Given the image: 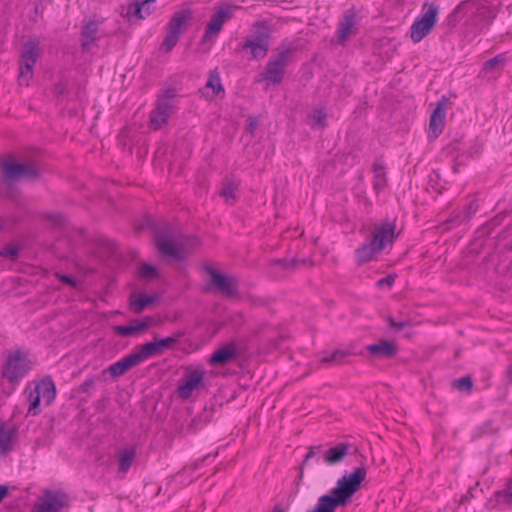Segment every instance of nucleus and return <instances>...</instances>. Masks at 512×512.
Returning <instances> with one entry per match:
<instances>
[{"mask_svg": "<svg viewBox=\"0 0 512 512\" xmlns=\"http://www.w3.org/2000/svg\"><path fill=\"white\" fill-rule=\"evenodd\" d=\"M365 466L354 469L337 480L336 486L329 494L319 497L317 504L311 512H335L340 506H346L352 496L360 489L361 483L366 479Z\"/></svg>", "mask_w": 512, "mask_h": 512, "instance_id": "nucleus-1", "label": "nucleus"}, {"mask_svg": "<svg viewBox=\"0 0 512 512\" xmlns=\"http://www.w3.org/2000/svg\"><path fill=\"white\" fill-rule=\"evenodd\" d=\"M395 229L394 222H383L374 225L371 240L362 244L355 251L358 264L362 265L373 260L378 253L384 250L387 244L392 243L397 237Z\"/></svg>", "mask_w": 512, "mask_h": 512, "instance_id": "nucleus-2", "label": "nucleus"}, {"mask_svg": "<svg viewBox=\"0 0 512 512\" xmlns=\"http://www.w3.org/2000/svg\"><path fill=\"white\" fill-rule=\"evenodd\" d=\"M296 48L291 42H283L270 56L263 72L260 74V81L267 84H280L284 78L286 67L293 61Z\"/></svg>", "mask_w": 512, "mask_h": 512, "instance_id": "nucleus-3", "label": "nucleus"}, {"mask_svg": "<svg viewBox=\"0 0 512 512\" xmlns=\"http://www.w3.org/2000/svg\"><path fill=\"white\" fill-rule=\"evenodd\" d=\"M32 361L23 350L8 352L2 364V377L10 384H18L31 370Z\"/></svg>", "mask_w": 512, "mask_h": 512, "instance_id": "nucleus-4", "label": "nucleus"}, {"mask_svg": "<svg viewBox=\"0 0 512 512\" xmlns=\"http://www.w3.org/2000/svg\"><path fill=\"white\" fill-rule=\"evenodd\" d=\"M155 242L158 250L162 254L176 259L182 258L191 248L198 246V242L194 240L193 246L187 248L179 235L170 227L158 231L156 233Z\"/></svg>", "mask_w": 512, "mask_h": 512, "instance_id": "nucleus-5", "label": "nucleus"}, {"mask_svg": "<svg viewBox=\"0 0 512 512\" xmlns=\"http://www.w3.org/2000/svg\"><path fill=\"white\" fill-rule=\"evenodd\" d=\"M439 8L434 3H425L421 15L410 27V37L414 43L420 42L435 27L438 20Z\"/></svg>", "mask_w": 512, "mask_h": 512, "instance_id": "nucleus-6", "label": "nucleus"}, {"mask_svg": "<svg viewBox=\"0 0 512 512\" xmlns=\"http://www.w3.org/2000/svg\"><path fill=\"white\" fill-rule=\"evenodd\" d=\"M270 30L264 23H256L251 34L242 45L243 50H250L252 59H263L269 50Z\"/></svg>", "mask_w": 512, "mask_h": 512, "instance_id": "nucleus-7", "label": "nucleus"}, {"mask_svg": "<svg viewBox=\"0 0 512 512\" xmlns=\"http://www.w3.org/2000/svg\"><path fill=\"white\" fill-rule=\"evenodd\" d=\"M193 18V12L190 9L176 11L169 20L166 27V36L162 47L166 52H170L179 41L180 35L188 27Z\"/></svg>", "mask_w": 512, "mask_h": 512, "instance_id": "nucleus-8", "label": "nucleus"}, {"mask_svg": "<svg viewBox=\"0 0 512 512\" xmlns=\"http://www.w3.org/2000/svg\"><path fill=\"white\" fill-rule=\"evenodd\" d=\"M39 56L40 47L37 39H30L23 44L18 75V83L20 86H29V82L33 76V67Z\"/></svg>", "mask_w": 512, "mask_h": 512, "instance_id": "nucleus-9", "label": "nucleus"}, {"mask_svg": "<svg viewBox=\"0 0 512 512\" xmlns=\"http://www.w3.org/2000/svg\"><path fill=\"white\" fill-rule=\"evenodd\" d=\"M3 178L6 181L35 180L40 176L39 169L31 163L3 162L1 164Z\"/></svg>", "mask_w": 512, "mask_h": 512, "instance_id": "nucleus-10", "label": "nucleus"}, {"mask_svg": "<svg viewBox=\"0 0 512 512\" xmlns=\"http://www.w3.org/2000/svg\"><path fill=\"white\" fill-rule=\"evenodd\" d=\"M69 497L61 490H44L33 506V512H60L68 506Z\"/></svg>", "mask_w": 512, "mask_h": 512, "instance_id": "nucleus-11", "label": "nucleus"}, {"mask_svg": "<svg viewBox=\"0 0 512 512\" xmlns=\"http://www.w3.org/2000/svg\"><path fill=\"white\" fill-rule=\"evenodd\" d=\"M174 97V89H167L163 95L159 96L156 107L150 114L149 125L153 130L160 129L162 125L167 122L170 116Z\"/></svg>", "mask_w": 512, "mask_h": 512, "instance_id": "nucleus-12", "label": "nucleus"}, {"mask_svg": "<svg viewBox=\"0 0 512 512\" xmlns=\"http://www.w3.org/2000/svg\"><path fill=\"white\" fill-rule=\"evenodd\" d=\"M205 272L210 276L209 286L226 297L237 295V280L229 277L218 270L206 266Z\"/></svg>", "mask_w": 512, "mask_h": 512, "instance_id": "nucleus-13", "label": "nucleus"}, {"mask_svg": "<svg viewBox=\"0 0 512 512\" xmlns=\"http://www.w3.org/2000/svg\"><path fill=\"white\" fill-rule=\"evenodd\" d=\"M205 371L203 369H194L188 371L181 379L178 386V395L183 399H188L194 390L203 382Z\"/></svg>", "mask_w": 512, "mask_h": 512, "instance_id": "nucleus-14", "label": "nucleus"}, {"mask_svg": "<svg viewBox=\"0 0 512 512\" xmlns=\"http://www.w3.org/2000/svg\"><path fill=\"white\" fill-rule=\"evenodd\" d=\"M368 355L374 359H392L398 353V345L393 341L381 339L365 347Z\"/></svg>", "mask_w": 512, "mask_h": 512, "instance_id": "nucleus-15", "label": "nucleus"}, {"mask_svg": "<svg viewBox=\"0 0 512 512\" xmlns=\"http://www.w3.org/2000/svg\"><path fill=\"white\" fill-rule=\"evenodd\" d=\"M232 17V13L228 8H220L211 17L206 26L203 36V42L210 41L212 38L217 37L221 31L224 23Z\"/></svg>", "mask_w": 512, "mask_h": 512, "instance_id": "nucleus-16", "label": "nucleus"}, {"mask_svg": "<svg viewBox=\"0 0 512 512\" xmlns=\"http://www.w3.org/2000/svg\"><path fill=\"white\" fill-rule=\"evenodd\" d=\"M241 355L235 342H228L213 352L210 363L213 365H225Z\"/></svg>", "mask_w": 512, "mask_h": 512, "instance_id": "nucleus-17", "label": "nucleus"}, {"mask_svg": "<svg viewBox=\"0 0 512 512\" xmlns=\"http://www.w3.org/2000/svg\"><path fill=\"white\" fill-rule=\"evenodd\" d=\"M447 102L448 98L443 96L437 102L436 107L430 116L429 129L433 138H437L443 131L446 117L445 106Z\"/></svg>", "mask_w": 512, "mask_h": 512, "instance_id": "nucleus-18", "label": "nucleus"}, {"mask_svg": "<svg viewBox=\"0 0 512 512\" xmlns=\"http://www.w3.org/2000/svg\"><path fill=\"white\" fill-rule=\"evenodd\" d=\"M140 364L139 357L133 352L116 363L110 365L103 374L109 373L112 377L117 378L124 375L128 370Z\"/></svg>", "mask_w": 512, "mask_h": 512, "instance_id": "nucleus-19", "label": "nucleus"}, {"mask_svg": "<svg viewBox=\"0 0 512 512\" xmlns=\"http://www.w3.org/2000/svg\"><path fill=\"white\" fill-rule=\"evenodd\" d=\"M356 26V15L352 11H346L339 21L337 36L338 42L344 44L350 35L354 34Z\"/></svg>", "mask_w": 512, "mask_h": 512, "instance_id": "nucleus-20", "label": "nucleus"}, {"mask_svg": "<svg viewBox=\"0 0 512 512\" xmlns=\"http://www.w3.org/2000/svg\"><path fill=\"white\" fill-rule=\"evenodd\" d=\"M350 447V444L342 442L329 448L324 453V462L330 466L340 464L348 455Z\"/></svg>", "mask_w": 512, "mask_h": 512, "instance_id": "nucleus-21", "label": "nucleus"}, {"mask_svg": "<svg viewBox=\"0 0 512 512\" xmlns=\"http://www.w3.org/2000/svg\"><path fill=\"white\" fill-rule=\"evenodd\" d=\"M152 323V318L146 317L144 320H135L131 325L116 326L115 332L124 337L137 335L145 331Z\"/></svg>", "mask_w": 512, "mask_h": 512, "instance_id": "nucleus-22", "label": "nucleus"}, {"mask_svg": "<svg viewBox=\"0 0 512 512\" xmlns=\"http://www.w3.org/2000/svg\"><path fill=\"white\" fill-rule=\"evenodd\" d=\"M99 22L94 20L83 21L81 36L82 48L88 51L91 45L97 40Z\"/></svg>", "mask_w": 512, "mask_h": 512, "instance_id": "nucleus-23", "label": "nucleus"}, {"mask_svg": "<svg viewBox=\"0 0 512 512\" xmlns=\"http://www.w3.org/2000/svg\"><path fill=\"white\" fill-rule=\"evenodd\" d=\"M155 0H143L142 2H132L126 7L123 6L121 9V15L127 19L137 17L138 19H144L145 14L143 13L144 8L147 5H153Z\"/></svg>", "mask_w": 512, "mask_h": 512, "instance_id": "nucleus-24", "label": "nucleus"}, {"mask_svg": "<svg viewBox=\"0 0 512 512\" xmlns=\"http://www.w3.org/2000/svg\"><path fill=\"white\" fill-rule=\"evenodd\" d=\"M17 436V428L0 427V456H5L12 450L13 443Z\"/></svg>", "mask_w": 512, "mask_h": 512, "instance_id": "nucleus-25", "label": "nucleus"}, {"mask_svg": "<svg viewBox=\"0 0 512 512\" xmlns=\"http://www.w3.org/2000/svg\"><path fill=\"white\" fill-rule=\"evenodd\" d=\"M36 391H39V394L45 405H50L56 396V388L53 381L49 378L41 380L36 386Z\"/></svg>", "mask_w": 512, "mask_h": 512, "instance_id": "nucleus-26", "label": "nucleus"}, {"mask_svg": "<svg viewBox=\"0 0 512 512\" xmlns=\"http://www.w3.org/2000/svg\"><path fill=\"white\" fill-rule=\"evenodd\" d=\"M155 301V297L144 294H133L130 298V307L135 313H141L147 306Z\"/></svg>", "mask_w": 512, "mask_h": 512, "instance_id": "nucleus-27", "label": "nucleus"}, {"mask_svg": "<svg viewBox=\"0 0 512 512\" xmlns=\"http://www.w3.org/2000/svg\"><path fill=\"white\" fill-rule=\"evenodd\" d=\"M270 264L272 266H280L282 269L284 270H296L300 264L302 265H306V264H309V265H313V261H310V260H307V259H297V258H293L291 260H288V259H273L270 261Z\"/></svg>", "mask_w": 512, "mask_h": 512, "instance_id": "nucleus-28", "label": "nucleus"}, {"mask_svg": "<svg viewBox=\"0 0 512 512\" xmlns=\"http://www.w3.org/2000/svg\"><path fill=\"white\" fill-rule=\"evenodd\" d=\"M480 5L481 4L476 1H462L449 16V22H451L452 25H455L458 14L462 12L468 13L474 12V10H479Z\"/></svg>", "mask_w": 512, "mask_h": 512, "instance_id": "nucleus-29", "label": "nucleus"}, {"mask_svg": "<svg viewBox=\"0 0 512 512\" xmlns=\"http://www.w3.org/2000/svg\"><path fill=\"white\" fill-rule=\"evenodd\" d=\"M134 352L136 353L137 357H139L140 363L144 362L145 360H147L150 357H153L156 355H161L154 340L141 345L138 348V350H136Z\"/></svg>", "mask_w": 512, "mask_h": 512, "instance_id": "nucleus-30", "label": "nucleus"}, {"mask_svg": "<svg viewBox=\"0 0 512 512\" xmlns=\"http://www.w3.org/2000/svg\"><path fill=\"white\" fill-rule=\"evenodd\" d=\"M136 451L134 448H126L119 456V471L125 473L131 467L135 458Z\"/></svg>", "mask_w": 512, "mask_h": 512, "instance_id": "nucleus-31", "label": "nucleus"}, {"mask_svg": "<svg viewBox=\"0 0 512 512\" xmlns=\"http://www.w3.org/2000/svg\"><path fill=\"white\" fill-rule=\"evenodd\" d=\"M206 89H212L213 95H218L220 92H224L223 86L220 81V76L216 71L210 72L209 79L205 86Z\"/></svg>", "mask_w": 512, "mask_h": 512, "instance_id": "nucleus-32", "label": "nucleus"}, {"mask_svg": "<svg viewBox=\"0 0 512 512\" xmlns=\"http://www.w3.org/2000/svg\"><path fill=\"white\" fill-rule=\"evenodd\" d=\"M373 172L375 176L374 187L376 190H380L385 186L386 178H385V169L384 166L379 163H374Z\"/></svg>", "mask_w": 512, "mask_h": 512, "instance_id": "nucleus-33", "label": "nucleus"}, {"mask_svg": "<svg viewBox=\"0 0 512 512\" xmlns=\"http://www.w3.org/2000/svg\"><path fill=\"white\" fill-rule=\"evenodd\" d=\"M179 336H171L166 338H157L154 337V341L158 347V350L161 354H163L165 351L171 349L174 347V345L178 342Z\"/></svg>", "mask_w": 512, "mask_h": 512, "instance_id": "nucleus-34", "label": "nucleus"}, {"mask_svg": "<svg viewBox=\"0 0 512 512\" xmlns=\"http://www.w3.org/2000/svg\"><path fill=\"white\" fill-rule=\"evenodd\" d=\"M41 396L39 394V391H36L34 388L32 391H30L28 396V401L30 403L28 413L30 415L36 416L40 413V410L38 409L39 404L41 402Z\"/></svg>", "mask_w": 512, "mask_h": 512, "instance_id": "nucleus-35", "label": "nucleus"}, {"mask_svg": "<svg viewBox=\"0 0 512 512\" xmlns=\"http://www.w3.org/2000/svg\"><path fill=\"white\" fill-rule=\"evenodd\" d=\"M20 250L19 245L9 243L0 250V256L14 261L19 257Z\"/></svg>", "mask_w": 512, "mask_h": 512, "instance_id": "nucleus-36", "label": "nucleus"}, {"mask_svg": "<svg viewBox=\"0 0 512 512\" xmlns=\"http://www.w3.org/2000/svg\"><path fill=\"white\" fill-rule=\"evenodd\" d=\"M498 501L510 505L512 504V479H510L503 490L495 493Z\"/></svg>", "mask_w": 512, "mask_h": 512, "instance_id": "nucleus-37", "label": "nucleus"}, {"mask_svg": "<svg viewBox=\"0 0 512 512\" xmlns=\"http://www.w3.org/2000/svg\"><path fill=\"white\" fill-rule=\"evenodd\" d=\"M237 185L232 182V181H225L223 183V187L220 191V196L223 197L226 202H228L229 200H234L235 199V195H234V191L236 189Z\"/></svg>", "mask_w": 512, "mask_h": 512, "instance_id": "nucleus-38", "label": "nucleus"}, {"mask_svg": "<svg viewBox=\"0 0 512 512\" xmlns=\"http://www.w3.org/2000/svg\"><path fill=\"white\" fill-rule=\"evenodd\" d=\"M312 118L315 121L312 125L313 128L322 129L326 126L327 114L322 109H316L313 112Z\"/></svg>", "mask_w": 512, "mask_h": 512, "instance_id": "nucleus-39", "label": "nucleus"}, {"mask_svg": "<svg viewBox=\"0 0 512 512\" xmlns=\"http://www.w3.org/2000/svg\"><path fill=\"white\" fill-rule=\"evenodd\" d=\"M453 386L459 390L470 392L473 387L472 378L470 376L459 378L453 382Z\"/></svg>", "mask_w": 512, "mask_h": 512, "instance_id": "nucleus-40", "label": "nucleus"}, {"mask_svg": "<svg viewBox=\"0 0 512 512\" xmlns=\"http://www.w3.org/2000/svg\"><path fill=\"white\" fill-rule=\"evenodd\" d=\"M139 275L143 279H152L157 275V270L150 264H143L139 269Z\"/></svg>", "mask_w": 512, "mask_h": 512, "instance_id": "nucleus-41", "label": "nucleus"}, {"mask_svg": "<svg viewBox=\"0 0 512 512\" xmlns=\"http://www.w3.org/2000/svg\"><path fill=\"white\" fill-rule=\"evenodd\" d=\"M350 354H351L350 351H345V350L337 349V350L333 351L331 356H328V357H325V358L321 359V363H331V362L337 360L338 358L346 357V356H348Z\"/></svg>", "mask_w": 512, "mask_h": 512, "instance_id": "nucleus-42", "label": "nucleus"}, {"mask_svg": "<svg viewBox=\"0 0 512 512\" xmlns=\"http://www.w3.org/2000/svg\"><path fill=\"white\" fill-rule=\"evenodd\" d=\"M503 62H504V59L501 56H496V57L485 62L484 70L485 71H493L498 66L502 65Z\"/></svg>", "mask_w": 512, "mask_h": 512, "instance_id": "nucleus-43", "label": "nucleus"}, {"mask_svg": "<svg viewBox=\"0 0 512 512\" xmlns=\"http://www.w3.org/2000/svg\"><path fill=\"white\" fill-rule=\"evenodd\" d=\"M284 338L285 337L283 335H279L277 339L267 340V346L263 347V351L270 352L272 350H275L278 347L279 343L284 340Z\"/></svg>", "mask_w": 512, "mask_h": 512, "instance_id": "nucleus-44", "label": "nucleus"}, {"mask_svg": "<svg viewBox=\"0 0 512 512\" xmlns=\"http://www.w3.org/2000/svg\"><path fill=\"white\" fill-rule=\"evenodd\" d=\"M396 277H397L396 274H389L388 276L379 279L377 281L376 285L379 288L384 287V286L391 287L394 284Z\"/></svg>", "mask_w": 512, "mask_h": 512, "instance_id": "nucleus-45", "label": "nucleus"}, {"mask_svg": "<svg viewBox=\"0 0 512 512\" xmlns=\"http://www.w3.org/2000/svg\"><path fill=\"white\" fill-rule=\"evenodd\" d=\"M95 385V379L94 378H88L86 379L80 386V390L84 393H89L90 390Z\"/></svg>", "mask_w": 512, "mask_h": 512, "instance_id": "nucleus-46", "label": "nucleus"}, {"mask_svg": "<svg viewBox=\"0 0 512 512\" xmlns=\"http://www.w3.org/2000/svg\"><path fill=\"white\" fill-rule=\"evenodd\" d=\"M388 324L390 327L392 328H396L397 330H402L404 327L407 326V322H404V321H400V322H397L395 321L392 317L388 316L386 318Z\"/></svg>", "mask_w": 512, "mask_h": 512, "instance_id": "nucleus-47", "label": "nucleus"}, {"mask_svg": "<svg viewBox=\"0 0 512 512\" xmlns=\"http://www.w3.org/2000/svg\"><path fill=\"white\" fill-rule=\"evenodd\" d=\"M257 127H258V120H257V118H254V117H251V116L248 117V125L246 127V130L249 133L253 134L254 131L257 129Z\"/></svg>", "mask_w": 512, "mask_h": 512, "instance_id": "nucleus-48", "label": "nucleus"}, {"mask_svg": "<svg viewBox=\"0 0 512 512\" xmlns=\"http://www.w3.org/2000/svg\"><path fill=\"white\" fill-rule=\"evenodd\" d=\"M67 90V82H59L54 87V92L57 95H64Z\"/></svg>", "mask_w": 512, "mask_h": 512, "instance_id": "nucleus-49", "label": "nucleus"}, {"mask_svg": "<svg viewBox=\"0 0 512 512\" xmlns=\"http://www.w3.org/2000/svg\"><path fill=\"white\" fill-rule=\"evenodd\" d=\"M57 277L59 278V280L61 282L65 283V284H68L70 286H76V281L71 276L57 274Z\"/></svg>", "mask_w": 512, "mask_h": 512, "instance_id": "nucleus-50", "label": "nucleus"}, {"mask_svg": "<svg viewBox=\"0 0 512 512\" xmlns=\"http://www.w3.org/2000/svg\"><path fill=\"white\" fill-rule=\"evenodd\" d=\"M320 449H321V446H318V447L311 446V447H309V451H308V453L306 454V456H305V459H304V462H303V463H304V464H306V463L309 461V459H311V458L315 455L316 450H320Z\"/></svg>", "mask_w": 512, "mask_h": 512, "instance_id": "nucleus-51", "label": "nucleus"}, {"mask_svg": "<svg viewBox=\"0 0 512 512\" xmlns=\"http://www.w3.org/2000/svg\"><path fill=\"white\" fill-rule=\"evenodd\" d=\"M50 219L58 225H62L65 221L64 216L61 214L52 215Z\"/></svg>", "mask_w": 512, "mask_h": 512, "instance_id": "nucleus-52", "label": "nucleus"}, {"mask_svg": "<svg viewBox=\"0 0 512 512\" xmlns=\"http://www.w3.org/2000/svg\"><path fill=\"white\" fill-rule=\"evenodd\" d=\"M476 212V207L474 206L473 203H470L466 209V219H469L471 217L472 214H474Z\"/></svg>", "mask_w": 512, "mask_h": 512, "instance_id": "nucleus-53", "label": "nucleus"}, {"mask_svg": "<svg viewBox=\"0 0 512 512\" xmlns=\"http://www.w3.org/2000/svg\"><path fill=\"white\" fill-rule=\"evenodd\" d=\"M506 376L512 382V364L506 370Z\"/></svg>", "mask_w": 512, "mask_h": 512, "instance_id": "nucleus-54", "label": "nucleus"}, {"mask_svg": "<svg viewBox=\"0 0 512 512\" xmlns=\"http://www.w3.org/2000/svg\"><path fill=\"white\" fill-rule=\"evenodd\" d=\"M151 10H152V5H147L144 8L143 13L145 14V17L148 16L151 13Z\"/></svg>", "mask_w": 512, "mask_h": 512, "instance_id": "nucleus-55", "label": "nucleus"}, {"mask_svg": "<svg viewBox=\"0 0 512 512\" xmlns=\"http://www.w3.org/2000/svg\"><path fill=\"white\" fill-rule=\"evenodd\" d=\"M272 512H284L282 508L275 507Z\"/></svg>", "mask_w": 512, "mask_h": 512, "instance_id": "nucleus-56", "label": "nucleus"}, {"mask_svg": "<svg viewBox=\"0 0 512 512\" xmlns=\"http://www.w3.org/2000/svg\"><path fill=\"white\" fill-rule=\"evenodd\" d=\"M458 219V217L452 218L449 220V222H455Z\"/></svg>", "mask_w": 512, "mask_h": 512, "instance_id": "nucleus-57", "label": "nucleus"}]
</instances>
